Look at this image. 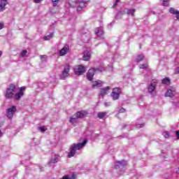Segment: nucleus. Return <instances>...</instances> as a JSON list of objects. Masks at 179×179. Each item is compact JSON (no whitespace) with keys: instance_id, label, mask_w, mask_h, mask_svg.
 Masks as SVG:
<instances>
[{"instance_id":"f257e3e1","label":"nucleus","mask_w":179,"mask_h":179,"mask_svg":"<svg viewBox=\"0 0 179 179\" xmlns=\"http://www.w3.org/2000/svg\"><path fill=\"white\" fill-rule=\"evenodd\" d=\"M26 87L23 86L19 88V91L14 85H10L6 92V99H14V100H20L24 94Z\"/></svg>"},{"instance_id":"f03ea898","label":"nucleus","mask_w":179,"mask_h":179,"mask_svg":"<svg viewBox=\"0 0 179 179\" xmlns=\"http://www.w3.org/2000/svg\"><path fill=\"white\" fill-rule=\"evenodd\" d=\"M86 143H87V141L85 140L83 143H73V145H71L69 148V152L68 154V157H73L75 155H76V151L77 150H80L82 148H84V146L86 145Z\"/></svg>"},{"instance_id":"7ed1b4c3","label":"nucleus","mask_w":179,"mask_h":179,"mask_svg":"<svg viewBox=\"0 0 179 179\" xmlns=\"http://www.w3.org/2000/svg\"><path fill=\"white\" fill-rule=\"evenodd\" d=\"M90 0H71L70 6L77 8L78 12H80L83 8L87 6Z\"/></svg>"},{"instance_id":"20e7f679","label":"nucleus","mask_w":179,"mask_h":179,"mask_svg":"<svg viewBox=\"0 0 179 179\" xmlns=\"http://www.w3.org/2000/svg\"><path fill=\"white\" fill-rule=\"evenodd\" d=\"M87 115V112L85 110H81L76 113L70 118V122L73 125H76V122H78V118H83V117H86Z\"/></svg>"},{"instance_id":"39448f33","label":"nucleus","mask_w":179,"mask_h":179,"mask_svg":"<svg viewBox=\"0 0 179 179\" xmlns=\"http://www.w3.org/2000/svg\"><path fill=\"white\" fill-rule=\"evenodd\" d=\"M103 71H106V68L103 66L99 69H91L88 71L87 73V78L88 79V80H92L93 76H94V73L103 72Z\"/></svg>"},{"instance_id":"423d86ee","label":"nucleus","mask_w":179,"mask_h":179,"mask_svg":"<svg viewBox=\"0 0 179 179\" xmlns=\"http://www.w3.org/2000/svg\"><path fill=\"white\" fill-rule=\"evenodd\" d=\"M16 111H17V108L16 107V106H10V107H8L7 108L6 114L7 118H8L9 120H12L15 114H16Z\"/></svg>"},{"instance_id":"0eeeda50","label":"nucleus","mask_w":179,"mask_h":179,"mask_svg":"<svg viewBox=\"0 0 179 179\" xmlns=\"http://www.w3.org/2000/svg\"><path fill=\"white\" fill-rule=\"evenodd\" d=\"M74 72L76 75H83L86 72V66L82 65H78L74 67Z\"/></svg>"},{"instance_id":"6e6552de","label":"nucleus","mask_w":179,"mask_h":179,"mask_svg":"<svg viewBox=\"0 0 179 179\" xmlns=\"http://www.w3.org/2000/svg\"><path fill=\"white\" fill-rule=\"evenodd\" d=\"M120 94H121V90L116 87L113 90L110 96L113 100H118L120 99Z\"/></svg>"},{"instance_id":"1a4fd4ad","label":"nucleus","mask_w":179,"mask_h":179,"mask_svg":"<svg viewBox=\"0 0 179 179\" xmlns=\"http://www.w3.org/2000/svg\"><path fill=\"white\" fill-rule=\"evenodd\" d=\"M69 64H66L63 73L60 76L61 79H65V78H68L69 76Z\"/></svg>"},{"instance_id":"9d476101","label":"nucleus","mask_w":179,"mask_h":179,"mask_svg":"<svg viewBox=\"0 0 179 179\" xmlns=\"http://www.w3.org/2000/svg\"><path fill=\"white\" fill-rule=\"evenodd\" d=\"M69 52V45H65L59 51V55L60 57H64Z\"/></svg>"},{"instance_id":"9b49d317","label":"nucleus","mask_w":179,"mask_h":179,"mask_svg":"<svg viewBox=\"0 0 179 179\" xmlns=\"http://www.w3.org/2000/svg\"><path fill=\"white\" fill-rule=\"evenodd\" d=\"M111 90V87H106V88H103L100 90L99 97H103L106 96V94H108Z\"/></svg>"},{"instance_id":"f8f14e48","label":"nucleus","mask_w":179,"mask_h":179,"mask_svg":"<svg viewBox=\"0 0 179 179\" xmlns=\"http://www.w3.org/2000/svg\"><path fill=\"white\" fill-rule=\"evenodd\" d=\"M125 166H127V162H125V161L116 162V163L115 164V169H121L122 170H123V169H124V167H125Z\"/></svg>"},{"instance_id":"ddd939ff","label":"nucleus","mask_w":179,"mask_h":179,"mask_svg":"<svg viewBox=\"0 0 179 179\" xmlns=\"http://www.w3.org/2000/svg\"><path fill=\"white\" fill-rule=\"evenodd\" d=\"M176 93V88L171 87L166 92L165 96L166 97H173Z\"/></svg>"},{"instance_id":"4468645a","label":"nucleus","mask_w":179,"mask_h":179,"mask_svg":"<svg viewBox=\"0 0 179 179\" xmlns=\"http://www.w3.org/2000/svg\"><path fill=\"white\" fill-rule=\"evenodd\" d=\"M91 55H92V53L90 52V50H85L83 52V61H89V59H90Z\"/></svg>"},{"instance_id":"2eb2a0df","label":"nucleus","mask_w":179,"mask_h":179,"mask_svg":"<svg viewBox=\"0 0 179 179\" xmlns=\"http://www.w3.org/2000/svg\"><path fill=\"white\" fill-rule=\"evenodd\" d=\"M156 83H157V82L154 80L148 86V93H153L155 92V89H156Z\"/></svg>"},{"instance_id":"dca6fc26","label":"nucleus","mask_w":179,"mask_h":179,"mask_svg":"<svg viewBox=\"0 0 179 179\" xmlns=\"http://www.w3.org/2000/svg\"><path fill=\"white\" fill-rule=\"evenodd\" d=\"M9 0H0V12L5 10V6L9 3Z\"/></svg>"},{"instance_id":"f3484780","label":"nucleus","mask_w":179,"mask_h":179,"mask_svg":"<svg viewBox=\"0 0 179 179\" xmlns=\"http://www.w3.org/2000/svg\"><path fill=\"white\" fill-rule=\"evenodd\" d=\"M103 81L96 80L92 82V87H100L103 86Z\"/></svg>"},{"instance_id":"a211bd4d","label":"nucleus","mask_w":179,"mask_h":179,"mask_svg":"<svg viewBox=\"0 0 179 179\" xmlns=\"http://www.w3.org/2000/svg\"><path fill=\"white\" fill-rule=\"evenodd\" d=\"M104 31H103V27H98L95 29V34L98 36H103Z\"/></svg>"},{"instance_id":"6ab92c4d","label":"nucleus","mask_w":179,"mask_h":179,"mask_svg":"<svg viewBox=\"0 0 179 179\" xmlns=\"http://www.w3.org/2000/svg\"><path fill=\"white\" fill-rule=\"evenodd\" d=\"M169 12L171 15H176V16L179 15V10H176L174 8H170Z\"/></svg>"},{"instance_id":"aec40b11","label":"nucleus","mask_w":179,"mask_h":179,"mask_svg":"<svg viewBox=\"0 0 179 179\" xmlns=\"http://www.w3.org/2000/svg\"><path fill=\"white\" fill-rule=\"evenodd\" d=\"M59 159V156L55 155L54 157H52V159L50 162V164H51L52 163H57L58 162Z\"/></svg>"},{"instance_id":"412c9836","label":"nucleus","mask_w":179,"mask_h":179,"mask_svg":"<svg viewBox=\"0 0 179 179\" xmlns=\"http://www.w3.org/2000/svg\"><path fill=\"white\" fill-rule=\"evenodd\" d=\"M125 12L126 13H127V15H131V16H134V14L135 13V9H126Z\"/></svg>"},{"instance_id":"4be33fe9","label":"nucleus","mask_w":179,"mask_h":179,"mask_svg":"<svg viewBox=\"0 0 179 179\" xmlns=\"http://www.w3.org/2000/svg\"><path fill=\"white\" fill-rule=\"evenodd\" d=\"M145 59V56L143 55H139L136 59V62H141V61H143Z\"/></svg>"},{"instance_id":"5701e85b","label":"nucleus","mask_w":179,"mask_h":179,"mask_svg":"<svg viewBox=\"0 0 179 179\" xmlns=\"http://www.w3.org/2000/svg\"><path fill=\"white\" fill-rule=\"evenodd\" d=\"M52 37H54V34H50L49 35L45 36V37L43 38V40H44L45 41H48V40H51V38H52Z\"/></svg>"},{"instance_id":"b1692460","label":"nucleus","mask_w":179,"mask_h":179,"mask_svg":"<svg viewBox=\"0 0 179 179\" xmlns=\"http://www.w3.org/2000/svg\"><path fill=\"white\" fill-rule=\"evenodd\" d=\"M98 118H104V117H106V115H107V112H101L99 113H98Z\"/></svg>"},{"instance_id":"393cba45","label":"nucleus","mask_w":179,"mask_h":179,"mask_svg":"<svg viewBox=\"0 0 179 179\" xmlns=\"http://www.w3.org/2000/svg\"><path fill=\"white\" fill-rule=\"evenodd\" d=\"M162 83L164 85H170V78H166L162 80Z\"/></svg>"},{"instance_id":"a878e982","label":"nucleus","mask_w":179,"mask_h":179,"mask_svg":"<svg viewBox=\"0 0 179 179\" xmlns=\"http://www.w3.org/2000/svg\"><path fill=\"white\" fill-rule=\"evenodd\" d=\"M139 68L140 69H149V66L148 64H140Z\"/></svg>"},{"instance_id":"bb28decb","label":"nucleus","mask_w":179,"mask_h":179,"mask_svg":"<svg viewBox=\"0 0 179 179\" xmlns=\"http://www.w3.org/2000/svg\"><path fill=\"white\" fill-rule=\"evenodd\" d=\"M162 5L163 6H169V0H162Z\"/></svg>"},{"instance_id":"cd10ccee","label":"nucleus","mask_w":179,"mask_h":179,"mask_svg":"<svg viewBox=\"0 0 179 179\" xmlns=\"http://www.w3.org/2000/svg\"><path fill=\"white\" fill-rule=\"evenodd\" d=\"M58 2H59V0H52L53 6H57L58 5Z\"/></svg>"},{"instance_id":"c85d7f7f","label":"nucleus","mask_w":179,"mask_h":179,"mask_svg":"<svg viewBox=\"0 0 179 179\" xmlns=\"http://www.w3.org/2000/svg\"><path fill=\"white\" fill-rule=\"evenodd\" d=\"M163 135L164 138H169L170 136V134L168 131H164Z\"/></svg>"},{"instance_id":"c756f323","label":"nucleus","mask_w":179,"mask_h":179,"mask_svg":"<svg viewBox=\"0 0 179 179\" xmlns=\"http://www.w3.org/2000/svg\"><path fill=\"white\" fill-rule=\"evenodd\" d=\"M27 54V50H22L21 52V57H25Z\"/></svg>"},{"instance_id":"7c9ffc66","label":"nucleus","mask_w":179,"mask_h":179,"mask_svg":"<svg viewBox=\"0 0 179 179\" xmlns=\"http://www.w3.org/2000/svg\"><path fill=\"white\" fill-rule=\"evenodd\" d=\"M38 130L41 132H45V127H41L38 128Z\"/></svg>"},{"instance_id":"2f4dec72","label":"nucleus","mask_w":179,"mask_h":179,"mask_svg":"<svg viewBox=\"0 0 179 179\" xmlns=\"http://www.w3.org/2000/svg\"><path fill=\"white\" fill-rule=\"evenodd\" d=\"M41 61H47V55L41 56Z\"/></svg>"},{"instance_id":"473e14b6","label":"nucleus","mask_w":179,"mask_h":179,"mask_svg":"<svg viewBox=\"0 0 179 179\" xmlns=\"http://www.w3.org/2000/svg\"><path fill=\"white\" fill-rule=\"evenodd\" d=\"M145 126V124L142 123V124H136V128H142Z\"/></svg>"},{"instance_id":"72a5a7b5","label":"nucleus","mask_w":179,"mask_h":179,"mask_svg":"<svg viewBox=\"0 0 179 179\" xmlns=\"http://www.w3.org/2000/svg\"><path fill=\"white\" fill-rule=\"evenodd\" d=\"M105 107H110V106H111V103L110 102H106L104 103Z\"/></svg>"},{"instance_id":"f704fd0d","label":"nucleus","mask_w":179,"mask_h":179,"mask_svg":"<svg viewBox=\"0 0 179 179\" xmlns=\"http://www.w3.org/2000/svg\"><path fill=\"white\" fill-rule=\"evenodd\" d=\"M33 1H34L35 3H40V2H41V0H33Z\"/></svg>"},{"instance_id":"c9c22d12","label":"nucleus","mask_w":179,"mask_h":179,"mask_svg":"<svg viewBox=\"0 0 179 179\" xmlns=\"http://www.w3.org/2000/svg\"><path fill=\"white\" fill-rule=\"evenodd\" d=\"M119 113H125V109L122 108L121 109H120Z\"/></svg>"},{"instance_id":"e433bc0d","label":"nucleus","mask_w":179,"mask_h":179,"mask_svg":"<svg viewBox=\"0 0 179 179\" xmlns=\"http://www.w3.org/2000/svg\"><path fill=\"white\" fill-rule=\"evenodd\" d=\"M118 2H120V0H116V2L113 5V8H115V6H117V3H118Z\"/></svg>"},{"instance_id":"4c0bfd02","label":"nucleus","mask_w":179,"mask_h":179,"mask_svg":"<svg viewBox=\"0 0 179 179\" xmlns=\"http://www.w3.org/2000/svg\"><path fill=\"white\" fill-rule=\"evenodd\" d=\"M1 29H3V23L0 22V30H1Z\"/></svg>"},{"instance_id":"58836bf2","label":"nucleus","mask_w":179,"mask_h":179,"mask_svg":"<svg viewBox=\"0 0 179 179\" xmlns=\"http://www.w3.org/2000/svg\"><path fill=\"white\" fill-rule=\"evenodd\" d=\"M176 73H179V67L176 68L175 70Z\"/></svg>"},{"instance_id":"ea45409f","label":"nucleus","mask_w":179,"mask_h":179,"mask_svg":"<svg viewBox=\"0 0 179 179\" xmlns=\"http://www.w3.org/2000/svg\"><path fill=\"white\" fill-rule=\"evenodd\" d=\"M176 135L178 139H179V131H176Z\"/></svg>"},{"instance_id":"a19ab883","label":"nucleus","mask_w":179,"mask_h":179,"mask_svg":"<svg viewBox=\"0 0 179 179\" xmlns=\"http://www.w3.org/2000/svg\"><path fill=\"white\" fill-rule=\"evenodd\" d=\"M176 19L179 21V14L176 15Z\"/></svg>"},{"instance_id":"79ce46f5","label":"nucleus","mask_w":179,"mask_h":179,"mask_svg":"<svg viewBox=\"0 0 179 179\" xmlns=\"http://www.w3.org/2000/svg\"><path fill=\"white\" fill-rule=\"evenodd\" d=\"M2 137V131L0 130V138Z\"/></svg>"},{"instance_id":"37998d69","label":"nucleus","mask_w":179,"mask_h":179,"mask_svg":"<svg viewBox=\"0 0 179 179\" xmlns=\"http://www.w3.org/2000/svg\"><path fill=\"white\" fill-rule=\"evenodd\" d=\"M1 55H2V52L1 51H0V57H1Z\"/></svg>"},{"instance_id":"c03bdc74","label":"nucleus","mask_w":179,"mask_h":179,"mask_svg":"<svg viewBox=\"0 0 179 179\" xmlns=\"http://www.w3.org/2000/svg\"><path fill=\"white\" fill-rule=\"evenodd\" d=\"M120 174H123V172H121V171H120Z\"/></svg>"}]
</instances>
